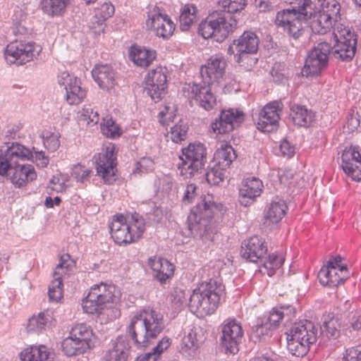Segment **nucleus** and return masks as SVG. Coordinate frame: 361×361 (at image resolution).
Segmentation results:
<instances>
[{
  "label": "nucleus",
  "mask_w": 361,
  "mask_h": 361,
  "mask_svg": "<svg viewBox=\"0 0 361 361\" xmlns=\"http://www.w3.org/2000/svg\"><path fill=\"white\" fill-rule=\"evenodd\" d=\"M32 152L17 142L0 148V176H7L16 188H21L37 178L31 164H21L30 159Z\"/></svg>",
  "instance_id": "obj_1"
},
{
  "label": "nucleus",
  "mask_w": 361,
  "mask_h": 361,
  "mask_svg": "<svg viewBox=\"0 0 361 361\" xmlns=\"http://www.w3.org/2000/svg\"><path fill=\"white\" fill-rule=\"evenodd\" d=\"M163 315L153 310L144 309L131 319L128 332L137 347L148 345L164 329Z\"/></svg>",
  "instance_id": "obj_2"
},
{
  "label": "nucleus",
  "mask_w": 361,
  "mask_h": 361,
  "mask_svg": "<svg viewBox=\"0 0 361 361\" xmlns=\"http://www.w3.org/2000/svg\"><path fill=\"white\" fill-rule=\"evenodd\" d=\"M224 210V205L215 202L212 195L207 194L201 197L188 217V228L191 235L200 238L206 235L213 226L212 219L221 215Z\"/></svg>",
  "instance_id": "obj_3"
},
{
  "label": "nucleus",
  "mask_w": 361,
  "mask_h": 361,
  "mask_svg": "<svg viewBox=\"0 0 361 361\" xmlns=\"http://www.w3.org/2000/svg\"><path fill=\"white\" fill-rule=\"evenodd\" d=\"M222 11L212 13L216 28L217 42H222L237 28L238 20L233 13L241 11L247 5V0H218Z\"/></svg>",
  "instance_id": "obj_4"
},
{
  "label": "nucleus",
  "mask_w": 361,
  "mask_h": 361,
  "mask_svg": "<svg viewBox=\"0 0 361 361\" xmlns=\"http://www.w3.org/2000/svg\"><path fill=\"white\" fill-rule=\"evenodd\" d=\"M258 47L259 38L257 35L252 31H245L228 47V54H233L236 63L250 70L257 62V59L252 55L257 53Z\"/></svg>",
  "instance_id": "obj_5"
},
{
  "label": "nucleus",
  "mask_w": 361,
  "mask_h": 361,
  "mask_svg": "<svg viewBox=\"0 0 361 361\" xmlns=\"http://www.w3.org/2000/svg\"><path fill=\"white\" fill-rule=\"evenodd\" d=\"M207 154L206 147L200 142L190 143L183 148L180 157L181 163L178 167L180 175L188 178L202 173L207 163Z\"/></svg>",
  "instance_id": "obj_6"
},
{
  "label": "nucleus",
  "mask_w": 361,
  "mask_h": 361,
  "mask_svg": "<svg viewBox=\"0 0 361 361\" xmlns=\"http://www.w3.org/2000/svg\"><path fill=\"white\" fill-rule=\"evenodd\" d=\"M114 285L100 283L92 286L82 301V308L87 314H99L106 304L118 299Z\"/></svg>",
  "instance_id": "obj_7"
},
{
  "label": "nucleus",
  "mask_w": 361,
  "mask_h": 361,
  "mask_svg": "<svg viewBox=\"0 0 361 361\" xmlns=\"http://www.w3.org/2000/svg\"><path fill=\"white\" fill-rule=\"evenodd\" d=\"M42 51L39 45L33 42L14 40L4 50L7 63L21 66L32 61Z\"/></svg>",
  "instance_id": "obj_8"
},
{
  "label": "nucleus",
  "mask_w": 361,
  "mask_h": 361,
  "mask_svg": "<svg viewBox=\"0 0 361 361\" xmlns=\"http://www.w3.org/2000/svg\"><path fill=\"white\" fill-rule=\"evenodd\" d=\"M309 14L307 13H295L294 11L284 9L276 13L275 24L277 27L283 28L290 37L295 40L299 39L302 37Z\"/></svg>",
  "instance_id": "obj_9"
},
{
  "label": "nucleus",
  "mask_w": 361,
  "mask_h": 361,
  "mask_svg": "<svg viewBox=\"0 0 361 361\" xmlns=\"http://www.w3.org/2000/svg\"><path fill=\"white\" fill-rule=\"evenodd\" d=\"M332 50L329 43L322 42L314 47L308 53L305 63L302 69L303 76L313 78L319 75L328 66L329 56Z\"/></svg>",
  "instance_id": "obj_10"
},
{
  "label": "nucleus",
  "mask_w": 361,
  "mask_h": 361,
  "mask_svg": "<svg viewBox=\"0 0 361 361\" xmlns=\"http://www.w3.org/2000/svg\"><path fill=\"white\" fill-rule=\"evenodd\" d=\"M97 173L105 183L111 184L115 180L116 171V152L114 145L109 144L102 152L94 156Z\"/></svg>",
  "instance_id": "obj_11"
},
{
  "label": "nucleus",
  "mask_w": 361,
  "mask_h": 361,
  "mask_svg": "<svg viewBox=\"0 0 361 361\" xmlns=\"http://www.w3.org/2000/svg\"><path fill=\"white\" fill-rule=\"evenodd\" d=\"M221 336L220 343L226 353L235 354L238 352L243 330L239 322L234 319L225 320L220 326Z\"/></svg>",
  "instance_id": "obj_12"
},
{
  "label": "nucleus",
  "mask_w": 361,
  "mask_h": 361,
  "mask_svg": "<svg viewBox=\"0 0 361 361\" xmlns=\"http://www.w3.org/2000/svg\"><path fill=\"white\" fill-rule=\"evenodd\" d=\"M283 108L281 101L275 100L268 103L259 112L256 126L262 132H271L279 126L280 113Z\"/></svg>",
  "instance_id": "obj_13"
},
{
  "label": "nucleus",
  "mask_w": 361,
  "mask_h": 361,
  "mask_svg": "<svg viewBox=\"0 0 361 361\" xmlns=\"http://www.w3.org/2000/svg\"><path fill=\"white\" fill-rule=\"evenodd\" d=\"M147 28L153 30L159 37L164 39L171 37L176 29V25L165 13H161L157 8L148 12L146 20Z\"/></svg>",
  "instance_id": "obj_14"
},
{
  "label": "nucleus",
  "mask_w": 361,
  "mask_h": 361,
  "mask_svg": "<svg viewBox=\"0 0 361 361\" xmlns=\"http://www.w3.org/2000/svg\"><path fill=\"white\" fill-rule=\"evenodd\" d=\"M227 63L224 56L221 54L211 56L204 65L200 68V75L202 83L212 85L219 82L225 73Z\"/></svg>",
  "instance_id": "obj_15"
},
{
  "label": "nucleus",
  "mask_w": 361,
  "mask_h": 361,
  "mask_svg": "<svg viewBox=\"0 0 361 361\" xmlns=\"http://www.w3.org/2000/svg\"><path fill=\"white\" fill-rule=\"evenodd\" d=\"M68 255L61 257L59 264L54 269V280L51 281L48 290L49 298L51 301L58 302L62 298L63 279L73 268V264L68 261Z\"/></svg>",
  "instance_id": "obj_16"
},
{
  "label": "nucleus",
  "mask_w": 361,
  "mask_h": 361,
  "mask_svg": "<svg viewBox=\"0 0 361 361\" xmlns=\"http://www.w3.org/2000/svg\"><path fill=\"white\" fill-rule=\"evenodd\" d=\"M59 85L64 87L66 100L70 104H78L86 96V92L80 87V82L76 77L68 72H63L58 76Z\"/></svg>",
  "instance_id": "obj_17"
},
{
  "label": "nucleus",
  "mask_w": 361,
  "mask_h": 361,
  "mask_svg": "<svg viewBox=\"0 0 361 361\" xmlns=\"http://www.w3.org/2000/svg\"><path fill=\"white\" fill-rule=\"evenodd\" d=\"M110 234L115 243L119 245H127L135 243L127 219L121 214H116L112 216V221L109 224Z\"/></svg>",
  "instance_id": "obj_18"
},
{
  "label": "nucleus",
  "mask_w": 361,
  "mask_h": 361,
  "mask_svg": "<svg viewBox=\"0 0 361 361\" xmlns=\"http://www.w3.org/2000/svg\"><path fill=\"white\" fill-rule=\"evenodd\" d=\"M211 85L205 83L188 84L183 87V90L188 92V97L197 101L202 108L209 111L216 104V97L212 92Z\"/></svg>",
  "instance_id": "obj_19"
},
{
  "label": "nucleus",
  "mask_w": 361,
  "mask_h": 361,
  "mask_svg": "<svg viewBox=\"0 0 361 361\" xmlns=\"http://www.w3.org/2000/svg\"><path fill=\"white\" fill-rule=\"evenodd\" d=\"M167 78L162 67H157L149 72L146 79L147 94L155 102L159 101L165 94Z\"/></svg>",
  "instance_id": "obj_20"
},
{
  "label": "nucleus",
  "mask_w": 361,
  "mask_h": 361,
  "mask_svg": "<svg viewBox=\"0 0 361 361\" xmlns=\"http://www.w3.org/2000/svg\"><path fill=\"white\" fill-rule=\"evenodd\" d=\"M341 167L352 180L355 181L361 180V154L358 147H350L343 153Z\"/></svg>",
  "instance_id": "obj_21"
},
{
  "label": "nucleus",
  "mask_w": 361,
  "mask_h": 361,
  "mask_svg": "<svg viewBox=\"0 0 361 361\" xmlns=\"http://www.w3.org/2000/svg\"><path fill=\"white\" fill-rule=\"evenodd\" d=\"M267 252L264 240L257 235L250 237L241 245L240 255L243 258L251 262H257Z\"/></svg>",
  "instance_id": "obj_22"
},
{
  "label": "nucleus",
  "mask_w": 361,
  "mask_h": 361,
  "mask_svg": "<svg viewBox=\"0 0 361 361\" xmlns=\"http://www.w3.org/2000/svg\"><path fill=\"white\" fill-rule=\"evenodd\" d=\"M264 188L261 180L255 177L246 178L239 190V202L244 207L252 204L260 196Z\"/></svg>",
  "instance_id": "obj_23"
},
{
  "label": "nucleus",
  "mask_w": 361,
  "mask_h": 361,
  "mask_svg": "<svg viewBox=\"0 0 361 361\" xmlns=\"http://www.w3.org/2000/svg\"><path fill=\"white\" fill-rule=\"evenodd\" d=\"M92 75L98 86L104 90L109 91L117 85V73L109 65L96 66Z\"/></svg>",
  "instance_id": "obj_24"
},
{
  "label": "nucleus",
  "mask_w": 361,
  "mask_h": 361,
  "mask_svg": "<svg viewBox=\"0 0 361 361\" xmlns=\"http://www.w3.org/2000/svg\"><path fill=\"white\" fill-rule=\"evenodd\" d=\"M205 295L203 301V310H202V317L212 314L215 312L219 306L220 301V295L222 292L221 284H218L214 280H210L204 283Z\"/></svg>",
  "instance_id": "obj_25"
},
{
  "label": "nucleus",
  "mask_w": 361,
  "mask_h": 361,
  "mask_svg": "<svg viewBox=\"0 0 361 361\" xmlns=\"http://www.w3.org/2000/svg\"><path fill=\"white\" fill-rule=\"evenodd\" d=\"M301 341L314 343L319 335V329L312 322L305 319L294 323L288 332Z\"/></svg>",
  "instance_id": "obj_26"
},
{
  "label": "nucleus",
  "mask_w": 361,
  "mask_h": 361,
  "mask_svg": "<svg viewBox=\"0 0 361 361\" xmlns=\"http://www.w3.org/2000/svg\"><path fill=\"white\" fill-rule=\"evenodd\" d=\"M204 339L202 328L193 326L183 338L180 352L186 356H194Z\"/></svg>",
  "instance_id": "obj_27"
},
{
  "label": "nucleus",
  "mask_w": 361,
  "mask_h": 361,
  "mask_svg": "<svg viewBox=\"0 0 361 361\" xmlns=\"http://www.w3.org/2000/svg\"><path fill=\"white\" fill-rule=\"evenodd\" d=\"M19 356L20 361H53L54 359V352L43 345L27 348Z\"/></svg>",
  "instance_id": "obj_28"
},
{
  "label": "nucleus",
  "mask_w": 361,
  "mask_h": 361,
  "mask_svg": "<svg viewBox=\"0 0 361 361\" xmlns=\"http://www.w3.org/2000/svg\"><path fill=\"white\" fill-rule=\"evenodd\" d=\"M346 273L341 274L334 267L324 266L318 273L319 282L329 287H336L347 279Z\"/></svg>",
  "instance_id": "obj_29"
},
{
  "label": "nucleus",
  "mask_w": 361,
  "mask_h": 361,
  "mask_svg": "<svg viewBox=\"0 0 361 361\" xmlns=\"http://www.w3.org/2000/svg\"><path fill=\"white\" fill-rule=\"evenodd\" d=\"M130 353V345L126 338L118 336L113 342L106 357L108 361H127Z\"/></svg>",
  "instance_id": "obj_30"
},
{
  "label": "nucleus",
  "mask_w": 361,
  "mask_h": 361,
  "mask_svg": "<svg viewBox=\"0 0 361 361\" xmlns=\"http://www.w3.org/2000/svg\"><path fill=\"white\" fill-rule=\"evenodd\" d=\"M129 58L137 66L147 67L156 59V51L138 45H133L130 49Z\"/></svg>",
  "instance_id": "obj_31"
},
{
  "label": "nucleus",
  "mask_w": 361,
  "mask_h": 361,
  "mask_svg": "<svg viewBox=\"0 0 361 361\" xmlns=\"http://www.w3.org/2000/svg\"><path fill=\"white\" fill-rule=\"evenodd\" d=\"M52 319V312L48 310L39 312L37 314H33L27 321L26 326L27 332L42 333L49 326Z\"/></svg>",
  "instance_id": "obj_32"
},
{
  "label": "nucleus",
  "mask_w": 361,
  "mask_h": 361,
  "mask_svg": "<svg viewBox=\"0 0 361 361\" xmlns=\"http://www.w3.org/2000/svg\"><path fill=\"white\" fill-rule=\"evenodd\" d=\"M237 155L231 145L222 144L214 154V163L223 170H226L236 159Z\"/></svg>",
  "instance_id": "obj_33"
},
{
  "label": "nucleus",
  "mask_w": 361,
  "mask_h": 361,
  "mask_svg": "<svg viewBox=\"0 0 361 361\" xmlns=\"http://www.w3.org/2000/svg\"><path fill=\"white\" fill-rule=\"evenodd\" d=\"M286 210L287 206L283 200L272 201L265 212L264 224H278L285 216Z\"/></svg>",
  "instance_id": "obj_34"
},
{
  "label": "nucleus",
  "mask_w": 361,
  "mask_h": 361,
  "mask_svg": "<svg viewBox=\"0 0 361 361\" xmlns=\"http://www.w3.org/2000/svg\"><path fill=\"white\" fill-rule=\"evenodd\" d=\"M197 8L193 4H186L180 8L179 26L182 31H188L197 23Z\"/></svg>",
  "instance_id": "obj_35"
},
{
  "label": "nucleus",
  "mask_w": 361,
  "mask_h": 361,
  "mask_svg": "<svg viewBox=\"0 0 361 361\" xmlns=\"http://www.w3.org/2000/svg\"><path fill=\"white\" fill-rule=\"evenodd\" d=\"M290 116L295 125L302 127L308 126L314 117L311 111H309L305 106L298 104H293L290 107Z\"/></svg>",
  "instance_id": "obj_36"
},
{
  "label": "nucleus",
  "mask_w": 361,
  "mask_h": 361,
  "mask_svg": "<svg viewBox=\"0 0 361 361\" xmlns=\"http://www.w3.org/2000/svg\"><path fill=\"white\" fill-rule=\"evenodd\" d=\"M90 343L79 341L73 338L70 334L69 336L63 341L62 349L66 355L73 356L82 354L90 348Z\"/></svg>",
  "instance_id": "obj_37"
},
{
  "label": "nucleus",
  "mask_w": 361,
  "mask_h": 361,
  "mask_svg": "<svg viewBox=\"0 0 361 361\" xmlns=\"http://www.w3.org/2000/svg\"><path fill=\"white\" fill-rule=\"evenodd\" d=\"M357 41L336 42L332 48L335 58L342 61H350L355 56Z\"/></svg>",
  "instance_id": "obj_38"
},
{
  "label": "nucleus",
  "mask_w": 361,
  "mask_h": 361,
  "mask_svg": "<svg viewBox=\"0 0 361 361\" xmlns=\"http://www.w3.org/2000/svg\"><path fill=\"white\" fill-rule=\"evenodd\" d=\"M310 345L312 344L287 333V348L292 355L303 357L310 350Z\"/></svg>",
  "instance_id": "obj_39"
},
{
  "label": "nucleus",
  "mask_w": 361,
  "mask_h": 361,
  "mask_svg": "<svg viewBox=\"0 0 361 361\" xmlns=\"http://www.w3.org/2000/svg\"><path fill=\"white\" fill-rule=\"evenodd\" d=\"M204 290L205 286L204 283H202L193 290L189 299V307L191 312L200 317H202V310H203V301L206 296Z\"/></svg>",
  "instance_id": "obj_40"
},
{
  "label": "nucleus",
  "mask_w": 361,
  "mask_h": 361,
  "mask_svg": "<svg viewBox=\"0 0 361 361\" xmlns=\"http://www.w3.org/2000/svg\"><path fill=\"white\" fill-rule=\"evenodd\" d=\"M127 223L133 235L135 242H136L142 237L145 231V221L141 215L134 213L130 215Z\"/></svg>",
  "instance_id": "obj_41"
},
{
  "label": "nucleus",
  "mask_w": 361,
  "mask_h": 361,
  "mask_svg": "<svg viewBox=\"0 0 361 361\" xmlns=\"http://www.w3.org/2000/svg\"><path fill=\"white\" fill-rule=\"evenodd\" d=\"M338 21L334 23V35L336 42H353L357 41L356 35L351 30V29L344 25L343 23Z\"/></svg>",
  "instance_id": "obj_42"
},
{
  "label": "nucleus",
  "mask_w": 361,
  "mask_h": 361,
  "mask_svg": "<svg viewBox=\"0 0 361 361\" xmlns=\"http://www.w3.org/2000/svg\"><path fill=\"white\" fill-rule=\"evenodd\" d=\"M66 0H42V11L49 16L61 15L66 9Z\"/></svg>",
  "instance_id": "obj_43"
},
{
  "label": "nucleus",
  "mask_w": 361,
  "mask_h": 361,
  "mask_svg": "<svg viewBox=\"0 0 361 361\" xmlns=\"http://www.w3.org/2000/svg\"><path fill=\"white\" fill-rule=\"evenodd\" d=\"M334 25V20L325 13L319 12L317 19L312 23V29L320 35L326 34Z\"/></svg>",
  "instance_id": "obj_44"
},
{
  "label": "nucleus",
  "mask_w": 361,
  "mask_h": 361,
  "mask_svg": "<svg viewBox=\"0 0 361 361\" xmlns=\"http://www.w3.org/2000/svg\"><path fill=\"white\" fill-rule=\"evenodd\" d=\"M340 327L338 318L328 316V318L324 319L321 330L329 339L335 340L340 336Z\"/></svg>",
  "instance_id": "obj_45"
},
{
  "label": "nucleus",
  "mask_w": 361,
  "mask_h": 361,
  "mask_svg": "<svg viewBox=\"0 0 361 361\" xmlns=\"http://www.w3.org/2000/svg\"><path fill=\"white\" fill-rule=\"evenodd\" d=\"M321 2L322 10L320 11L329 16L334 20V23L341 20V6L336 0H317Z\"/></svg>",
  "instance_id": "obj_46"
},
{
  "label": "nucleus",
  "mask_w": 361,
  "mask_h": 361,
  "mask_svg": "<svg viewBox=\"0 0 361 361\" xmlns=\"http://www.w3.org/2000/svg\"><path fill=\"white\" fill-rule=\"evenodd\" d=\"M275 330L263 317L257 320V324L252 328V336L259 340L270 337Z\"/></svg>",
  "instance_id": "obj_47"
},
{
  "label": "nucleus",
  "mask_w": 361,
  "mask_h": 361,
  "mask_svg": "<svg viewBox=\"0 0 361 361\" xmlns=\"http://www.w3.org/2000/svg\"><path fill=\"white\" fill-rule=\"evenodd\" d=\"M228 116H224L221 113L218 118H216L214 122L211 123V128L216 134H227L234 130L232 123L228 121Z\"/></svg>",
  "instance_id": "obj_48"
},
{
  "label": "nucleus",
  "mask_w": 361,
  "mask_h": 361,
  "mask_svg": "<svg viewBox=\"0 0 361 361\" xmlns=\"http://www.w3.org/2000/svg\"><path fill=\"white\" fill-rule=\"evenodd\" d=\"M70 334L73 336V338L88 343H90L93 335L92 330L90 326L85 324H78L75 325L72 328Z\"/></svg>",
  "instance_id": "obj_49"
},
{
  "label": "nucleus",
  "mask_w": 361,
  "mask_h": 361,
  "mask_svg": "<svg viewBox=\"0 0 361 361\" xmlns=\"http://www.w3.org/2000/svg\"><path fill=\"white\" fill-rule=\"evenodd\" d=\"M43 144L46 149L50 152L56 151L60 146V134L49 130H44L42 133Z\"/></svg>",
  "instance_id": "obj_50"
},
{
  "label": "nucleus",
  "mask_w": 361,
  "mask_h": 361,
  "mask_svg": "<svg viewBox=\"0 0 361 361\" xmlns=\"http://www.w3.org/2000/svg\"><path fill=\"white\" fill-rule=\"evenodd\" d=\"M198 33L204 39L211 37H215L216 39V28L212 14H210L205 20L200 23Z\"/></svg>",
  "instance_id": "obj_51"
},
{
  "label": "nucleus",
  "mask_w": 361,
  "mask_h": 361,
  "mask_svg": "<svg viewBox=\"0 0 361 361\" xmlns=\"http://www.w3.org/2000/svg\"><path fill=\"white\" fill-rule=\"evenodd\" d=\"M101 130L102 133L107 137L116 138L121 135V130L112 118H104L101 123Z\"/></svg>",
  "instance_id": "obj_52"
},
{
  "label": "nucleus",
  "mask_w": 361,
  "mask_h": 361,
  "mask_svg": "<svg viewBox=\"0 0 361 361\" xmlns=\"http://www.w3.org/2000/svg\"><path fill=\"white\" fill-rule=\"evenodd\" d=\"M221 114L225 116H228V121L232 123L233 127L235 128H238L244 121L245 115L244 112L239 109H224L221 111Z\"/></svg>",
  "instance_id": "obj_53"
},
{
  "label": "nucleus",
  "mask_w": 361,
  "mask_h": 361,
  "mask_svg": "<svg viewBox=\"0 0 361 361\" xmlns=\"http://www.w3.org/2000/svg\"><path fill=\"white\" fill-rule=\"evenodd\" d=\"M226 172V170H223L219 166L214 164L211 170L206 173V180L210 185H218L224 181Z\"/></svg>",
  "instance_id": "obj_54"
},
{
  "label": "nucleus",
  "mask_w": 361,
  "mask_h": 361,
  "mask_svg": "<svg viewBox=\"0 0 361 361\" xmlns=\"http://www.w3.org/2000/svg\"><path fill=\"white\" fill-rule=\"evenodd\" d=\"M188 127L183 121H180L171 128L170 137L173 142L179 143L185 140Z\"/></svg>",
  "instance_id": "obj_55"
},
{
  "label": "nucleus",
  "mask_w": 361,
  "mask_h": 361,
  "mask_svg": "<svg viewBox=\"0 0 361 361\" xmlns=\"http://www.w3.org/2000/svg\"><path fill=\"white\" fill-rule=\"evenodd\" d=\"M174 269L175 267L173 264L170 263L167 259H165L160 271L157 274H154V277L161 284H164L169 279H171L173 276Z\"/></svg>",
  "instance_id": "obj_56"
},
{
  "label": "nucleus",
  "mask_w": 361,
  "mask_h": 361,
  "mask_svg": "<svg viewBox=\"0 0 361 361\" xmlns=\"http://www.w3.org/2000/svg\"><path fill=\"white\" fill-rule=\"evenodd\" d=\"M80 121L85 122L87 125L94 126L99 121V116L91 106H85L80 111Z\"/></svg>",
  "instance_id": "obj_57"
},
{
  "label": "nucleus",
  "mask_w": 361,
  "mask_h": 361,
  "mask_svg": "<svg viewBox=\"0 0 361 361\" xmlns=\"http://www.w3.org/2000/svg\"><path fill=\"white\" fill-rule=\"evenodd\" d=\"M283 258L274 253L269 254L264 262V267L267 269V274L272 276L276 269H279L283 262Z\"/></svg>",
  "instance_id": "obj_58"
},
{
  "label": "nucleus",
  "mask_w": 361,
  "mask_h": 361,
  "mask_svg": "<svg viewBox=\"0 0 361 361\" xmlns=\"http://www.w3.org/2000/svg\"><path fill=\"white\" fill-rule=\"evenodd\" d=\"M92 172V170L85 166L78 164L72 168L71 175L77 182L85 183L89 180Z\"/></svg>",
  "instance_id": "obj_59"
},
{
  "label": "nucleus",
  "mask_w": 361,
  "mask_h": 361,
  "mask_svg": "<svg viewBox=\"0 0 361 361\" xmlns=\"http://www.w3.org/2000/svg\"><path fill=\"white\" fill-rule=\"evenodd\" d=\"M154 162L153 159L149 157L141 158L135 165L133 169V174L142 175V173H148L154 169Z\"/></svg>",
  "instance_id": "obj_60"
},
{
  "label": "nucleus",
  "mask_w": 361,
  "mask_h": 361,
  "mask_svg": "<svg viewBox=\"0 0 361 361\" xmlns=\"http://www.w3.org/2000/svg\"><path fill=\"white\" fill-rule=\"evenodd\" d=\"M293 4L292 8H288L289 11H294L295 13H307L309 14V18L312 15V1L311 0H294L290 2Z\"/></svg>",
  "instance_id": "obj_61"
},
{
  "label": "nucleus",
  "mask_w": 361,
  "mask_h": 361,
  "mask_svg": "<svg viewBox=\"0 0 361 361\" xmlns=\"http://www.w3.org/2000/svg\"><path fill=\"white\" fill-rule=\"evenodd\" d=\"M263 318L268 322L270 323V325L276 329L280 324V322L283 321V313L280 312V309L279 307L273 308L270 312L269 315L263 317Z\"/></svg>",
  "instance_id": "obj_62"
},
{
  "label": "nucleus",
  "mask_w": 361,
  "mask_h": 361,
  "mask_svg": "<svg viewBox=\"0 0 361 361\" xmlns=\"http://www.w3.org/2000/svg\"><path fill=\"white\" fill-rule=\"evenodd\" d=\"M343 361H361V345L347 349Z\"/></svg>",
  "instance_id": "obj_63"
},
{
  "label": "nucleus",
  "mask_w": 361,
  "mask_h": 361,
  "mask_svg": "<svg viewBox=\"0 0 361 361\" xmlns=\"http://www.w3.org/2000/svg\"><path fill=\"white\" fill-rule=\"evenodd\" d=\"M30 159L40 168L47 167L49 161V157L45 156L44 152L42 151H35L34 153L32 152V155L30 157Z\"/></svg>",
  "instance_id": "obj_64"
}]
</instances>
